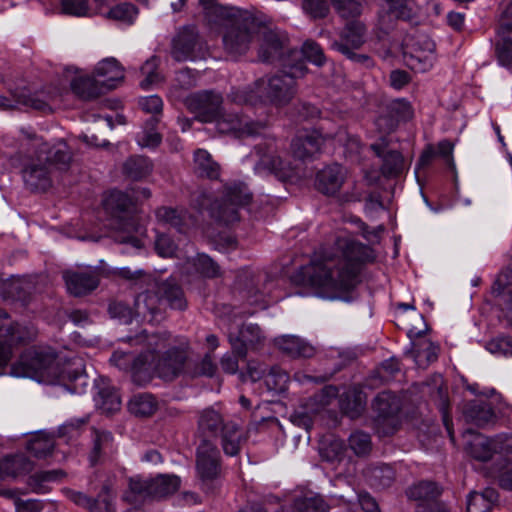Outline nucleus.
Segmentation results:
<instances>
[{"label": "nucleus", "instance_id": "nucleus-50", "mask_svg": "<svg viewBox=\"0 0 512 512\" xmlns=\"http://www.w3.org/2000/svg\"><path fill=\"white\" fill-rule=\"evenodd\" d=\"M65 476V472L61 469H55L50 471H41L33 474L29 477L28 485L32 487V490L36 493H42L44 491V484L49 482H55L61 480Z\"/></svg>", "mask_w": 512, "mask_h": 512}, {"label": "nucleus", "instance_id": "nucleus-28", "mask_svg": "<svg viewBox=\"0 0 512 512\" xmlns=\"http://www.w3.org/2000/svg\"><path fill=\"white\" fill-rule=\"evenodd\" d=\"M93 76L105 91L116 88L124 79V69L115 58L100 61L94 69Z\"/></svg>", "mask_w": 512, "mask_h": 512}, {"label": "nucleus", "instance_id": "nucleus-55", "mask_svg": "<svg viewBox=\"0 0 512 512\" xmlns=\"http://www.w3.org/2000/svg\"><path fill=\"white\" fill-rule=\"evenodd\" d=\"M349 446L357 456L367 455L372 448L370 435L362 431L352 433L349 437Z\"/></svg>", "mask_w": 512, "mask_h": 512}, {"label": "nucleus", "instance_id": "nucleus-16", "mask_svg": "<svg viewBox=\"0 0 512 512\" xmlns=\"http://www.w3.org/2000/svg\"><path fill=\"white\" fill-rule=\"evenodd\" d=\"M407 65L417 72H426L435 61V43L426 35H418L404 52Z\"/></svg>", "mask_w": 512, "mask_h": 512}, {"label": "nucleus", "instance_id": "nucleus-53", "mask_svg": "<svg viewBox=\"0 0 512 512\" xmlns=\"http://www.w3.org/2000/svg\"><path fill=\"white\" fill-rule=\"evenodd\" d=\"M158 65H159V60L155 56L148 59L142 65L141 74L144 76V79L140 82V86L143 89H148L151 86H153L161 81V76L157 72Z\"/></svg>", "mask_w": 512, "mask_h": 512}, {"label": "nucleus", "instance_id": "nucleus-57", "mask_svg": "<svg viewBox=\"0 0 512 512\" xmlns=\"http://www.w3.org/2000/svg\"><path fill=\"white\" fill-rule=\"evenodd\" d=\"M331 4L342 18H354L361 14V4L357 0H331Z\"/></svg>", "mask_w": 512, "mask_h": 512}, {"label": "nucleus", "instance_id": "nucleus-24", "mask_svg": "<svg viewBox=\"0 0 512 512\" xmlns=\"http://www.w3.org/2000/svg\"><path fill=\"white\" fill-rule=\"evenodd\" d=\"M498 34L502 38V42L496 46L498 61L512 69V0L503 13Z\"/></svg>", "mask_w": 512, "mask_h": 512}, {"label": "nucleus", "instance_id": "nucleus-54", "mask_svg": "<svg viewBox=\"0 0 512 512\" xmlns=\"http://www.w3.org/2000/svg\"><path fill=\"white\" fill-rule=\"evenodd\" d=\"M372 484L379 488L389 487L395 480V472L389 465H380L370 471Z\"/></svg>", "mask_w": 512, "mask_h": 512}, {"label": "nucleus", "instance_id": "nucleus-8", "mask_svg": "<svg viewBox=\"0 0 512 512\" xmlns=\"http://www.w3.org/2000/svg\"><path fill=\"white\" fill-rule=\"evenodd\" d=\"M328 140H336L340 144H345V141L348 140L351 145L356 147L359 145L358 139L348 137L344 129L338 128L335 132H332L323 124L317 130L298 133L291 143L292 154L294 158L299 160L311 158L320 151L321 146Z\"/></svg>", "mask_w": 512, "mask_h": 512}, {"label": "nucleus", "instance_id": "nucleus-6", "mask_svg": "<svg viewBox=\"0 0 512 512\" xmlns=\"http://www.w3.org/2000/svg\"><path fill=\"white\" fill-rule=\"evenodd\" d=\"M126 341L147 349L148 361L152 362V376L156 373L159 377L170 380L183 369L185 354L171 345L167 331L152 334L143 331L135 336H128Z\"/></svg>", "mask_w": 512, "mask_h": 512}, {"label": "nucleus", "instance_id": "nucleus-45", "mask_svg": "<svg viewBox=\"0 0 512 512\" xmlns=\"http://www.w3.org/2000/svg\"><path fill=\"white\" fill-rule=\"evenodd\" d=\"M54 446L55 442L52 436L39 432L30 439L28 450L37 458H45L52 453Z\"/></svg>", "mask_w": 512, "mask_h": 512}, {"label": "nucleus", "instance_id": "nucleus-19", "mask_svg": "<svg viewBox=\"0 0 512 512\" xmlns=\"http://www.w3.org/2000/svg\"><path fill=\"white\" fill-rule=\"evenodd\" d=\"M63 279L67 291L76 297L91 293L99 285V275L96 270H66Z\"/></svg>", "mask_w": 512, "mask_h": 512}, {"label": "nucleus", "instance_id": "nucleus-62", "mask_svg": "<svg viewBox=\"0 0 512 512\" xmlns=\"http://www.w3.org/2000/svg\"><path fill=\"white\" fill-rule=\"evenodd\" d=\"M108 311L112 318L118 319L124 324L130 323L133 318L132 310L123 302L115 301L110 303Z\"/></svg>", "mask_w": 512, "mask_h": 512}, {"label": "nucleus", "instance_id": "nucleus-64", "mask_svg": "<svg viewBox=\"0 0 512 512\" xmlns=\"http://www.w3.org/2000/svg\"><path fill=\"white\" fill-rule=\"evenodd\" d=\"M493 453L499 455L512 454V434H500L492 438Z\"/></svg>", "mask_w": 512, "mask_h": 512}, {"label": "nucleus", "instance_id": "nucleus-36", "mask_svg": "<svg viewBox=\"0 0 512 512\" xmlns=\"http://www.w3.org/2000/svg\"><path fill=\"white\" fill-rule=\"evenodd\" d=\"M92 450L89 456L92 465L113 452V437L110 432L92 429Z\"/></svg>", "mask_w": 512, "mask_h": 512}, {"label": "nucleus", "instance_id": "nucleus-38", "mask_svg": "<svg viewBox=\"0 0 512 512\" xmlns=\"http://www.w3.org/2000/svg\"><path fill=\"white\" fill-rule=\"evenodd\" d=\"M32 470V463L24 455L5 457L0 461V479L15 478Z\"/></svg>", "mask_w": 512, "mask_h": 512}, {"label": "nucleus", "instance_id": "nucleus-18", "mask_svg": "<svg viewBox=\"0 0 512 512\" xmlns=\"http://www.w3.org/2000/svg\"><path fill=\"white\" fill-rule=\"evenodd\" d=\"M388 145V140L382 136L379 141L371 144L370 147L376 156L382 159L380 167L382 175L387 178L398 177L406 169L405 160L399 151L387 150Z\"/></svg>", "mask_w": 512, "mask_h": 512}, {"label": "nucleus", "instance_id": "nucleus-20", "mask_svg": "<svg viewBox=\"0 0 512 512\" xmlns=\"http://www.w3.org/2000/svg\"><path fill=\"white\" fill-rule=\"evenodd\" d=\"M386 109L387 114L379 116L376 120L377 128L384 133L392 132L400 121L409 120L413 116V109L405 99L391 101Z\"/></svg>", "mask_w": 512, "mask_h": 512}, {"label": "nucleus", "instance_id": "nucleus-49", "mask_svg": "<svg viewBox=\"0 0 512 512\" xmlns=\"http://www.w3.org/2000/svg\"><path fill=\"white\" fill-rule=\"evenodd\" d=\"M492 445V438L478 435L469 443L468 450L476 460L488 461L494 455Z\"/></svg>", "mask_w": 512, "mask_h": 512}, {"label": "nucleus", "instance_id": "nucleus-39", "mask_svg": "<svg viewBox=\"0 0 512 512\" xmlns=\"http://www.w3.org/2000/svg\"><path fill=\"white\" fill-rule=\"evenodd\" d=\"M498 500V493L493 488L483 492H471L467 499L466 512H488Z\"/></svg>", "mask_w": 512, "mask_h": 512}, {"label": "nucleus", "instance_id": "nucleus-52", "mask_svg": "<svg viewBox=\"0 0 512 512\" xmlns=\"http://www.w3.org/2000/svg\"><path fill=\"white\" fill-rule=\"evenodd\" d=\"M138 14L137 8L130 3H122L109 9L103 15L112 20L131 24Z\"/></svg>", "mask_w": 512, "mask_h": 512}, {"label": "nucleus", "instance_id": "nucleus-43", "mask_svg": "<svg viewBox=\"0 0 512 512\" xmlns=\"http://www.w3.org/2000/svg\"><path fill=\"white\" fill-rule=\"evenodd\" d=\"M180 487V478L176 475H159L151 479L150 493L153 498H163L175 493Z\"/></svg>", "mask_w": 512, "mask_h": 512}, {"label": "nucleus", "instance_id": "nucleus-11", "mask_svg": "<svg viewBox=\"0 0 512 512\" xmlns=\"http://www.w3.org/2000/svg\"><path fill=\"white\" fill-rule=\"evenodd\" d=\"M196 471L205 492L212 493L221 476V456L215 444L202 440L196 451Z\"/></svg>", "mask_w": 512, "mask_h": 512}, {"label": "nucleus", "instance_id": "nucleus-12", "mask_svg": "<svg viewBox=\"0 0 512 512\" xmlns=\"http://www.w3.org/2000/svg\"><path fill=\"white\" fill-rule=\"evenodd\" d=\"M400 410L399 399L390 392L379 393L373 402V427L380 436L393 434L399 424L398 412Z\"/></svg>", "mask_w": 512, "mask_h": 512}, {"label": "nucleus", "instance_id": "nucleus-9", "mask_svg": "<svg viewBox=\"0 0 512 512\" xmlns=\"http://www.w3.org/2000/svg\"><path fill=\"white\" fill-rule=\"evenodd\" d=\"M252 193L243 182L226 184L223 196L215 200L210 209L211 216L218 222L230 225L239 220L238 209L250 203Z\"/></svg>", "mask_w": 512, "mask_h": 512}, {"label": "nucleus", "instance_id": "nucleus-10", "mask_svg": "<svg viewBox=\"0 0 512 512\" xmlns=\"http://www.w3.org/2000/svg\"><path fill=\"white\" fill-rule=\"evenodd\" d=\"M257 28V19L233 18L224 26L222 43L224 51L232 58L244 55L252 44Z\"/></svg>", "mask_w": 512, "mask_h": 512}, {"label": "nucleus", "instance_id": "nucleus-3", "mask_svg": "<svg viewBox=\"0 0 512 512\" xmlns=\"http://www.w3.org/2000/svg\"><path fill=\"white\" fill-rule=\"evenodd\" d=\"M21 148L31 153L21 170L25 186L31 191H46L52 185V166L66 171L72 161L64 141L50 145L42 137L22 131Z\"/></svg>", "mask_w": 512, "mask_h": 512}, {"label": "nucleus", "instance_id": "nucleus-48", "mask_svg": "<svg viewBox=\"0 0 512 512\" xmlns=\"http://www.w3.org/2000/svg\"><path fill=\"white\" fill-rule=\"evenodd\" d=\"M156 217L159 222L170 225L179 232H183V227L186 222V212L183 210H177L170 207H160L156 210Z\"/></svg>", "mask_w": 512, "mask_h": 512}, {"label": "nucleus", "instance_id": "nucleus-13", "mask_svg": "<svg viewBox=\"0 0 512 512\" xmlns=\"http://www.w3.org/2000/svg\"><path fill=\"white\" fill-rule=\"evenodd\" d=\"M259 41L258 58L262 62L272 63L279 60L288 41L285 33L271 22L260 23L257 20L256 32Z\"/></svg>", "mask_w": 512, "mask_h": 512}, {"label": "nucleus", "instance_id": "nucleus-46", "mask_svg": "<svg viewBox=\"0 0 512 512\" xmlns=\"http://www.w3.org/2000/svg\"><path fill=\"white\" fill-rule=\"evenodd\" d=\"M187 265L193 266L194 271L203 277L214 278L220 275L219 265L206 254H198L188 260Z\"/></svg>", "mask_w": 512, "mask_h": 512}, {"label": "nucleus", "instance_id": "nucleus-17", "mask_svg": "<svg viewBox=\"0 0 512 512\" xmlns=\"http://www.w3.org/2000/svg\"><path fill=\"white\" fill-rule=\"evenodd\" d=\"M228 339L235 356L244 359L248 350H257L264 345L265 336L256 324H243L238 332H229Z\"/></svg>", "mask_w": 512, "mask_h": 512}, {"label": "nucleus", "instance_id": "nucleus-21", "mask_svg": "<svg viewBox=\"0 0 512 512\" xmlns=\"http://www.w3.org/2000/svg\"><path fill=\"white\" fill-rule=\"evenodd\" d=\"M200 46L197 30L191 26L184 27L173 40L172 56L179 62L191 60Z\"/></svg>", "mask_w": 512, "mask_h": 512}, {"label": "nucleus", "instance_id": "nucleus-30", "mask_svg": "<svg viewBox=\"0 0 512 512\" xmlns=\"http://www.w3.org/2000/svg\"><path fill=\"white\" fill-rule=\"evenodd\" d=\"M156 288L161 298V305L166 302L171 308L183 310L187 306L182 288L173 280H167L161 283L152 282L150 284Z\"/></svg>", "mask_w": 512, "mask_h": 512}, {"label": "nucleus", "instance_id": "nucleus-61", "mask_svg": "<svg viewBox=\"0 0 512 512\" xmlns=\"http://www.w3.org/2000/svg\"><path fill=\"white\" fill-rule=\"evenodd\" d=\"M68 499L76 505L87 509L89 512H95L97 509V500L87 496L86 494L70 489L64 490Z\"/></svg>", "mask_w": 512, "mask_h": 512}, {"label": "nucleus", "instance_id": "nucleus-41", "mask_svg": "<svg viewBox=\"0 0 512 512\" xmlns=\"http://www.w3.org/2000/svg\"><path fill=\"white\" fill-rule=\"evenodd\" d=\"M441 490L439 487L429 481H422L411 486L407 495L410 499L417 501V505L428 504L429 502L439 498Z\"/></svg>", "mask_w": 512, "mask_h": 512}, {"label": "nucleus", "instance_id": "nucleus-25", "mask_svg": "<svg viewBox=\"0 0 512 512\" xmlns=\"http://www.w3.org/2000/svg\"><path fill=\"white\" fill-rule=\"evenodd\" d=\"M34 283L30 278L11 277L0 279V296L5 300L19 301L26 304L34 291Z\"/></svg>", "mask_w": 512, "mask_h": 512}, {"label": "nucleus", "instance_id": "nucleus-26", "mask_svg": "<svg viewBox=\"0 0 512 512\" xmlns=\"http://www.w3.org/2000/svg\"><path fill=\"white\" fill-rule=\"evenodd\" d=\"M347 171L338 164L327 166L316 176V188L325 195H335L345 182Z\"/></svg>", "mask_w": 512, "mask_h": 512}, {"label": "nucleus", "instance_id": "nucleus-60", "mask_svg": "<svg viewBox=\"0 0 512 512\" xmlns=\"http://www.w3.org/2000/svg\"><path fill=\"white\" fill-rule=\"evenodd\" d=\"M62 10L74 16H87L90 13L88 0H61Z\"/></svg>", "mask_w": 512, "mask_h": 512}, {"label": "nucleus", "instance_id": "nucleus-37", "mask_svg": "<svg viewBox=\"0 0 512 512\" xmlns=\"http://www.w3.org/2000/svg\"><path fill=\"white\" fill-rule=\"evenodd\" d=\"M329 506L322 496L308 493L294 499L290 508H282L280 512H328Z\"/></svg>", "mask_w": 512, "mask_h": 512}, {"label": "nucleus", "instance_id": "nucleus-31", "mask_svg": "<svg viewBox=\"0 0 512 512\" xmlns=\"http://www.w3.org/2000/svg\"><path fill=\"white\" fill-rule=\"evenodd\" d=\"M276 346L290 357H312L316 350L314 346L297 336L284 335L275 339Z\"/></svg>", "mask_w": 512, "mask_h": 512}, {"label": "nucleus", "instance_id": "nucleus-35", "mask_svg": "<svg viewBox=\"0 0 512 512\" xmlns=\"http://www.w3.org/2000/svg\"><path fill=\"white\" fill-rule=\"evenodd\" d=\"M220 437L222 449L228 456H236L246 440L244 432L232 422L226 423Z\"/></svg>", "mask_w": 512, "mask_h": 512}, {"label": "nucleus", "instance_id": "nucleus-29", "mask_svg": "<svg viewBox=\"0 0 512 512\" xmlns=\"http://www.w3.org/2000/svg\"><path fill=\"white\" fill-rule=\"evenodd\" d=\"M461 411L466 422L477 426H484L490 423L495 416L490 403L482 400L465 402Z\"/></svg>", "mask_w": 512, "mask_h": 512}, {"label": "nucleus", "instance_id": "nucleus-27", "mask_svg": "<svg viewBox=\"0 0 512 512\" xmlns=\"http://www.w3.org/2000/svg\"><path fill=\"white\" fill-rule=\"evenodd\" d=\"M148 289L138 294L135 298L134 309L137 317L145 321H158V316L162 313L161 298L156 288Z\"/></svg>", "mask_w": 512, "mask_h": 512}, {"label": "nucleus", "instance_id": "nucleus-2", "mask_svg": "<svg viewBox=\"0 0 512 512\" xmlns=\"http://www.w3.org/2000/svg\"><path fill=\"white\" fill-rule=\"evenodd\" d=\"M10 375L31 378L44 383L70 385L74 393L83 392L88 385L81 360L68 362L60 368L55 351L49 347H31L25 350L11 366Z\"/></svg>", "mask_w": 512, "mask_h": 512}, {"label": "nucleus", "instance_id": "nucleus-59", "mask_svg": "<svg viewBox=\"0 0 512 512\" xmlns=\"http://www.w3.org/2000/svg\"><path fill=\"white\" fill-rule=\"evenodd\" d=\"M288 381V375L278 369L272 368L270 372L265 376V383L270 390L283 391Z\"/></svg>", "mask_w": 512, "mask_h": 512}, {"label": "nucleus", "instance_id": "nucleus-63", "mask_svg": "<svg viewBox=\"0 0 512 512\" xmlns=\"http://www.w3.org/2000/svg\"><path fill=\"white\" fill-rule=\"evenodd\" d=\"M420 348H418L415 352V360L418 361L422 357H424L427 363L434 362L438 358L439 347L427 339H424L419 344Z\"/></svg>", "mask_w": 512, "mask_h": 512}, {"label": "nucleus", "instance_id": "nucleus-1", "mask_svg": "<svg viewBox=\"0 0 512 512\" xmlns=\"http://www.w3.org/2000/svg\"><path fill=\"white\" fill-rule=\"evenodd\" d=\"M371 260L373 254L368 246L350 237L339 236L333 253H325L311 261L301 273L319 296L349 301L346 294L359 284L361 265Z\"/></svg>", "mask_w": 512, "mask_h": 512}, {"label": "nucleus", "instance_id": "nucleus-56", "mask_svg": "<svg viewBox=\"0 0 512 512\" xmlns=\"http://www.w3.org/2000/svg\"><path fill=\"white\" fill-rule=\"evenodd\" d=\"M302 9L312 19L325 18L330 11L327 0H302Z\"/></svg>", "mask_w": 512, "mask_h": 512}, {"label": "nucleus", "instance_id": "nucleus-15", "mask_svg": "<svg viewBox=\"0 0 512 512\" xmlns=\"http://www.w3.org/2000/svg\"><path fill=\"white\" fill-rule=\"evenodd\" d=\"M110 362L118 369L130 372L132 381L139 386L152 380V362L148 361L147 349L137 357L130 352L117 350Z\"/></svg>", "mask_w": 512, "mask_h": 512}, {"label": "nucleus", "instance_id": "nucleus-33", "mask_svg": "<svg viewBox=\"0 0 512 512\" xmlns=\"http://www.w3.org/2000/svg\"><path fill=\"white\" fill-rule=\"evenodd\" d=\"M432 383V388H430V384H426L427 388H429L428 392L430 393L431 399L435 402L439 411L441 412L443 423L451 435L450 425L452 420L449 414L448 396L447 391L444 388V381L442 376L435 375L432 379Z\"/></svg>", "mask_w": 512, "mask_h": 512}, {"label": "nucleus", "instance_id": "nucleus-32", "mask_svg": "<svg viewBox=\"0 0 512 512\" xmlns=\"http://www.w3.org/2000/svg\"><path fill=\"white\" fill-rule=\"evenodd\" d=\"M226 427L222 415L212 409L208 408L203 410L198 419V431L202 440H209L210 438L217 437L219 433Z\"/></svg>", "mask_w": 512, "mask_h": 512}, {"label": "nucleus", "instance_id": "nucleus-22", "mask_svg": "<svg viewBox=\"0 0 512 512\" xmlns=\"http://www.w3.org/2000/svg\"><path fill=\"white\" fill-rule=\"evenodd\" d=\"M365 25L360 21L348 22L340 33V39L331 44V48L341 54L359 49L365 42Z\"/></svg>", "mask_w": 512, "mask_h": 512}, {"label": "nucleus", "instance_id": "nucleus-34", "mask_svg": "<svg viewBox=\"0 0 512 512\" xmlns=\"http://www.w3.org/2000/svg\"><path fill=\"white\" fill-rule=\"evenodd\" d=\"M70 87L72 92L83 100L97 98L106 91L94 76L79 75L71 80Z\"/></svg>", "mask_w": 512, "mask_h": 512}, {"label": "nucleus", "instance_id": "nucleus-42", "mask_svg": "<svg viewBox=\"0 0 512 512\" xmlns=\"http://www.w3.org/2000/svg\"><path fill=\"white\" fill-rule=\"evenodd\" d=\"M157 407L155 397L149 393L135 394L128 403L129 411L138 417L151 416L157 410Z\"/></svg>", "mask_w": 512, "mask_h": 512}, {"label": "nucleus", "instance_id": "nucleus-44", "mask_svg": "<svg viewBox=\"0 0 512 512\" xmlns=\"http://www.w3.org/2000/svg\"><path fill=\"white\" fill-rule=\"evenodd\" d=\"M152 171V164L147 157L133 156L123 164V173L132 180H141Z\"/></svg>", "mask_w": 512, "mask_h": 512}, {"label": "nucleus", "instance_id": "nucleus-5", "mask_svg": "<svg viewBox=\"0 0 512 512\" xmlns=\"http://www.w3.org/2000/svg\"><path fill=\"white\" fill-rule=\"evenodd\" d=\"M293 75L281 73L256 80L253 86L232 89L228 100L237 105L271 104L276 107L288 105L296 95Z\"/></svg>", "mask_w": 512, "mask_h": 512}, {"label": "nucleus", "instance_id": "nucleus-47", "mask_svg": "<svg viewBox=\"0 0 512 512\" xmlns=\"http://www.w3.org/2000/svg\"><path fill=\"white\" fill-rule=\"evenodd\" d=\"M158 119L156 116L151 117L145 123L141 132L137 135V143L141 147L155 148L162 140L161 135L156 131Z\"/></svg>", "mask_w": 512, "mask_h": 512}, {"label": "nucleus", "instance_id": "nucleus-7", "mask_svg": "<svg viewBox=\"0 0 512 512\" xmlns=\"http://www.w3.org/2000/svg\"><path fill=\"white\" fill-rule=\"evenodd\" d=\"M103 206L110 217L108 225L115 232V241L140 248L142 243L135 236L139 231V225L129 211L132 206L131 198L122 191L113 190L105 197Z\"/></svg>", "mask_w": 512, "mask_h": 512}, {"label": "nucleus", "instance_id": "nucleus-40", "mask_svg": "<svg viewBox=\"0 0 512 512\" xmlns=\"http://www.w3.org/2000/svg\"><path fill=\"white\" fill-rule=\"evenodd\" d=\"M194 169L200 177L208 179H217L220 175L219 164L204 149H197L194 152Z\"/></svg>", "mask_w": 512, "mask_h": 512}, {"label": "nucleus", "instance_id": "nucleus-4", "mask_svg": "<svg viewBox=\"0 0 512 512\" xmlns=\"http://www.w3.org/2000/svg\"><path fill=\"white\" fill-rule=\"evenodd\" d=\"M187 109L201 122H215L220 133L234 134L236 137L261 134L267 127L266 121H252L227 113L223 98L214 91H200L185 99Z\"/></svg>", "mask_w": 512, "mask_h": 512}, {"label": "nucleus", "instance_id": "nucleus-51", "mask_svg": "<svg viewBox=\"0 0 512 512\" xmlns=\"http://www.w3.org/2000/svg\"><path fill=\"white\" fill-rule=\"evenodd\" d=\"M387 4V12L390 16L405 21H410L415 15L413 0H384Z\"/></svg>", "mask_w": 512, "mask_h": 512}, {"label": "nucleus", "instance_id": "nucleus-14", "mask_svg": "<svg viewBox=\"0 0 512 512\" xmlns=\"http://www.w3.org/2000/svg\"><path fill=\"white\" fill-rule=\"evenodd\" d=\"M255 151L259 158L254 166V171L257 174H273L283 182L291 181L298 176L297 166L276 155L271 146L263 148L261 145H257Z\"/></svg>", "mask_w": 512, "mask_h": 512}, {"label": "nucleus", "instance_id": "nucleus-23", "mask_svg": "<svg viewBox=\"0 0 512 512\" xmlns=\"http://www.w3.org/2000/svg\"><path fill=\"white\" fill-rule=\"evenodd\" d=\"M19 325L10 320L9 315L0 309V367L6 366L12 356V344L22 340Z\"/></svg>", "mask_w": 512, "mask_h": 512}, {"label": "nucleus", "instance_id": "nucleus-58", "mask_svg": "<svg viewBox=\"0 0 512 512\" xmlns=\"http://www.w3.org/2000/svg\"><path fill=\"white\" fill-rule=\"evenodd\" d=\"M301 51L303 56L308 61L314 63L317 66H322L326 61L322 48L318 43L314 41L308 40L304 42Z\"/></svg>", "mask_w": 512, "mask_h": 512}]
</instances>
